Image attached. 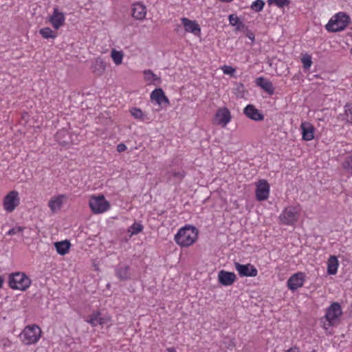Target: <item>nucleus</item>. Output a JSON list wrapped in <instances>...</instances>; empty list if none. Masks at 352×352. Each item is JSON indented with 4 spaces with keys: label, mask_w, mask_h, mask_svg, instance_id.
I'll use <instances>...</instances> for the list:
<instances>
[{
    "label": "nucleus",
    "mask_w": 352,
    "mask_h": 352,
    "mask_svg": "<svg viewBox=\"0 0 352 352\" xmlns=\"http://www.w3.org/2000/svg\"><path fill=\"white\" fill-rule=\"evenodd\" d=\"M111 56L116 65H118L122 63L123 58V54L122 52L113 50L111 51Z\"/></svg>",
    "instance_id": "7c9ffc66"
},
{
    "label": "nucleus",
    "mask_w": 352,
    "mask_h": 352,
    "mask_svg": "<svg viewBox=\"0 0 352 352\" xmlns=\"http://www.w3.org/2000/svg\"><path fill=\"white\" fill-rule=\"evenodd\" d=\"M231 118L230 111L226 107L219 109L215 113L216 123L223 127L230 122Z\"/></svg>",
    "instance_id": "f8f14e48"
},
{
    "label": "nucleus",
    "mask_w": 352,
    "mask_h": 352,
    "mask_svg": "<svg viewBox=\"0 0 352 352\" xmlns=\"http://www.w3.org/2000/svg\"><path fill=\"white\" fill-rule=\"evenodd\" d=\"M165 352H177V351L175 348L171 347V348L166 349Z\"/></svg>",
    "instance_id": "09e8293b"
},
{
    "label": "nucleus",
    "mask_w": 352,
    "mask_h": 352,
    "mask_svg": "<svg viewBox=\"0 0 352 352\" xmlns=\"http://www.w3.org/2000/svg\"><path fill=\"white\" fill-rule=\"evenodd\" d=\"M302 129V140L310 141L314 138V126L309 122H302L300 125Z\"/></svg>",
    "instance_id": "a211bd4d"
},
{
    "label": "nucleus",
    "mask_w": 352,
    "mask_h": 352,
    "mask_svg": "<svg viewBox=\"0 0 352 352\" xmlns=\"http://www.w3.org/2000/svg\"><path fill=\"white\" fill-rule=\"evenodd\" d=\"M151 99L155 100L162 107H166L170 104L168 98L165 96L161 88L154 89L151 94Z\"/></svg>",
    "instance_id": "2eb2a0df"
},
{
    "label": "nucleus",
    "mask_w": 352,
    "mask_h": 352,
    "mask_svg": "<svg viewBox=\"0 0 352 352\" xmlns=\"http://www.w3.org/2000/svg\"><path fill=\"white\" fill-rule=\"evenodd\" d=\"M228 19H229L230 24L232 26H234V25H236L237 23L239 22V18L236 15L232 14L229 15Z\"/></svg>",
    "instance_id": "ea45409f"
},
{
    "label": "nucleus",
    "mask_w": 352,
    "mask_h": 352,
    "mask_svg": "<svg viewBox=\"0 0 352 352\" xmlns=\"http://www.w3.org/2000/svg\"><path fill=\"white\" fill-rule=\"evenodd\" d=\"M243 113L254 121H261L264 116L253 104H248L243 109Z\"/></svg>",
    "instance_id": "f3484780"
},
{
    "label": "nucleus",
    "mask_w": 352,
    "mask_h": 352,
    "mask_svg": "<svg viewBox=\"0 0 352 352\" xmlns=\"http://www.w3.org/2000/svg\"><path fill=\"white\" fill-rule=\"evenodd\" d=\"M236 279V276L234 272L221 270L218 273L219 283L223 286L232 285Z\"/></svg>",
    "instance_id": "4468645a"
},
{
    "label": "nucleus",
    "mask_w": 352,
    "mask_h": 352,
    "mask_svg": "<svg viewBox=\"0 0 352 352\" xmlns=\"http://www.w3.org/2000/svg\"><path fill=\"white\" fill-rule=\"evenodd\" d=\"M241 276H256L257 270L254 265H235Z\"/></svg>",
    "instance_id": "412c9836"
},
{
    "label": "nucleus",
    "mask_w": 352,
    "mask_h": 352,
    "mask_svg": "<svg viewBox=\"0 0 352 352\" xmlns=\"http://www.w3.org/2000/svg\"><path fill=\"white\" fill-rule=\"evenodd\" d=\"M31 285V280L23 272L11 273L8 276V285L12 289L25 291Z\"/></svg>",
    "instance_id": "7ed1b4c3"
},
{
    "label": "nucleus",
    "mask_w": 352,
    "mask_h": 352,
    "mask_svg": "<svg viewBox=\"0 0 352 352\" xmlns=\"http://www.w3.org/2000/svg\"><path fill=\"white\" fill-rule=\"evenodd\" d=\"M282 223L285 225H292L298 220V213L296 208H286L280 216Z\"/></svg>",
    "instance_id": "6e6552de"
},
{
    "label": "nucleus",
    "mask_w": 352,
    "mask_h": 352,
    "mask_svg": "<svg viewBox=\"0 0 352 352\" xmlns=\"http://www.w3.org/2000/svg\"><path fill=\"white\" fill-rule=\"evenodd\" d=\"M143 230V226L140 223L135 222L133 225L129 228V232H131V235L138 234Z\"/></svg>",
    "instance_id": "f704fd0d"
},
{
    "label": "nucleus",
    "mask_w": 352,
    "mask_h": 352,
    "mask_svg": "<svg viewBox=\"0 0 352 352\" xmlns=\"http://www.w3.org/2000/svg\"><path fill=\"white\" fill-rule=\"evenodd\" d=\"M116 274L121 280L129 278L131 276L129 267L128 265H119L116 269Z\"/></svg>",
    "instance_id": "a878e982"
},
{
    "label": "nucleus",
    "mask_w": 352,
    "mask_h": 352,
    "mask_svg": "<svg viewBox=\"0 0 352 352\" xmlns=\"http://www.w3.org/2000/svg\"><path fill=\"white\" fill-rule=\"evenodd\" d=\"M111 317L108 315H106L104 316H101V315H100V318H99V324L101 326H103L104 324L109 322L111 321Z\"/></svg>",
    "instance_id": "a19ab883"
},
{
    "label": "nucleus",
    "mask_w": 352,
    "mask_h": 352,
    "mask_svg": "<svg viewBox=\"0 0 352 352\" xmlns=\"http://www.w3.org/2000/svg\"><path fill=\"white\" fill-rule=\"evenodd\" d=\"M185 175L186 172L182 169L179 170H170L165 173L164 178L169 184H178L182 182Z\"/></svg>",
    "instance_id": "9b49d317"
},
{
    "label": "nucleus",
    "mask_w": 352,
    "mask_h": 352,
    "mask_svg": "<svg viewBox=\"0 0 352 352\" xmlns=\"http://www.w3.org/2000/svg\"><path fill=\"white\" fill-rule=\"evenodd\" d=\"M267 3L269 5L275 4L278 8H284L285 6H289V0H267Z\"/></svg>",
    "instance_id": "c9c22d12"
},
{
    "label": "nucleus",
    "mask_w": 352,
    "mask_h": 352,
    "mask_svg": "<svg viewBox=\"0 0 352 352\" xmlns=\"http://www.w3.org/2000/svg\"><path fill=\"white\" fill-rule=\"evenodd\" d=\"M132 16L137 20H142L145 18L146 14V7L140 3H135L132 5Z\"/></svg>",
    "instance_id": "6ab92c4d"
},
{
    "label": "nucleus",
    "mask_w": 352,
    "mask_h": 352,
    "mask_svg": "<svg viewBox=\"0 0 352 352\" xmlns=\"http://www.w3.org/2000/svg\"><path fill=\"white\" fill-rule=\"evenodd\" d=\"M338 265H328L327 273L331 275L336 274L338 271Z\"/></svg>",
    "instance_id": "79ce46f5"
},
{
    "label": "nucleus",
    "mask_w": 352,
    "mask_h": 352,
    "mask_svg": "<svg viewBox=\"0 0 352 352\" xmlns=\"http://www.w3.org/2000/svg\"><path fill=\"white\" fill-rule=\"evenodd\" d=\"M342 166L347 173L352 175V154L345 157Z\"/></svg>",
    "instance_id": "72a5a7b5"
},
{
    "label": "nucleus",
    "mask_w": 352,
    "mask_h": 352,
    "mask_svg": "<svg viewBox=\"0 0 352 352\" xmlns=\"http://www.w3.org/2000/svg\"><path fill=\"white\" fill-rule=\"evenodd\" d=\"M245 35L248 38H250L252 41V43L254 41L255 36L254 34L251 30H248Z\"/></svg>",
    "instance_id": "a18cd8bd"
},
{
    "label": "nucleus",
    "mask_w": 352,
    "mask_h": 352,
    "mask_svg": "<svg viewBox=\"0 0 352 352\" xmlns=\"http://www.w3.org/2000/svg\"><path fill=\"white\" fill-rule=\"evenodd\" d=\"M265 6V2L263 0H256L252 2L250 8L256 12H259L263 10Z\"/></svg>",
    "instance_id": "473e14b6"
},
{
    "label": "nucleus",
    "mask_w": 352,
    "mask_h": 352,
    "mask_svg": "<svg viewBox=\"0 0 352 352\" xmlns=\"http://www.w3.org/2000/svg\"><path fill=\"white\" fill-rule=\"evenodd\" d=\"M4 277L3 276H0V288L2 287L3 283H4Z\"/></svg>",
    "instance_id": "8fccbe9b"
},
{
    "label": "nucleus",
    "mask_w": 352,
    "mask_h": 352,
    "mask_svg": "<svg viewBox=\"0 0 352 352\" xmlns=\"http://www.w3.org/2000/svg\"><path fill=\"white\" fill-rule=\"evenodd\" d=\"M222 70L225 74L233 76L235 72V69L231 66L224 65L222 67Z\"/></svg>",
    "instance_id": "58836bf2"
},
{
    "label": "nucleus",
    "mask_w": 352,
    "mask_h": 352,
    "mask_svg": "<svg viewBox=\"0 0 352 352\" xmlns=\"http://www.w3.org/2000/svg\"><path fill=\"white\" fill-rule=\"evenodd\" d=\"M91 211L95 214L102 213L110 208L109 201L105 199L104 195L92 196L89 202Z\"/></svg>",
    "instance_id": "39448f33"
},
{
    "label": "nucleus",
    "mask_w": 352,
    "mask_h": 352,
    "mask_svg": "<svg viewBox=\"0 0 352 352\" xmlns=\"http://www.w3.org/2000/svg\"><path fill=\"white\" fill-rule=\"evenodd\" d=\"M235 26L236 27V29L238 30H243L244 28H247L245 25L242 21H241L240 19L239 20V22Z\"/></svg>",
    "instance_id": "49530a36"
},
{
    "label": "nucleus",
    "mask_w": 352,
    "mask_h": 352,
    "mask_svg": "<svg viewBox=\"0 0 352 352\" xmlns=\"http://www.w3.org/2000/svg\"><path fill=\"white\" fill-rule=\"evenodd\" d=\"M24 229H25L24 227L16 226V227L12 228L10 230H8V232H7L6 234L8 236H12L14 234H17L22 232L24 230Z\"/></svg>",
    "instance_id": "4c0bfd02"
},
{
    "label": "nucleus",
    "mask_w": 352,
    "mask_h": 352,
    "mask_svg": "<svg viewBox=\"0 0 352 352\" xmlns=\"http://www.w3.org/2000/svg\"><path fill=\"white\" fill-rule=\"evenodd\" d=\"M106 63L100 58H97L92 65V72L97 76H101L106 69Z\"/></svg>",
    "instance_id": "5701e85b"
},
{
    "label": "nucleus",
    "mask_w": 352,
    "mask_h": 352,
    "mask_svg": "<svg viewBox=\"0 0 352 352\" xmlns=\"http://www.w3.org/2000/svg\"><path fill=\"white\" fill-rule=\"evenodd\" d=\"M344 107V113L340 114L339 117L342 120H344L346 123L352 125V104L346 103Z\"/></svg>",
    "instance_id": "bb28decb"
},
{
    "label": "nucleus",
    "mask_w": 352,
    "mask_h": 352,
    "mask_svg": "<svg viewBox=\"0 0 352 352\" xmlns=\"http://www.w3.org/2000/svg\"><path fill=\"white\" fill-rule=\"evenodd\" d=\"M301 60H302V63L303 65L304 69H308L310 68V67L312 64L311 57L310 55H309V54L304 55L302 56Z\"/></svg>",
    "instance_id": "e433bc0d"
},
{
    "label": "nucleus",
    "mask_w": 352,
    "mask_h": 352,
    "mask_svg": "<svg viewBox=\"0 0 352 352\" xmlns=\"http://www.w3.org/2000/svg\"><path fill=\"white\" fill-rule=\"evenodd\" d=\"M55 137L57 142L61 145H68L72 142L70 135L66 130L58 131Z\"/></svg>",
    "instance_id": "4be33fe9"
},
{
    "label": "nucleus",
    "mask_w": 352,
    "mask_h": 352,
    "mask_svg": "<svg viewBox=\"0 0 352 352\" xmlns=\"http://www.w3.org/2000/svg\"><path fill=\"white\" fill-rule=\"evenodd\" d=\"M198 232V230L195 227L186 225L178 230L174 239L179 246L188 247L195 242Z\"/></svg>",
    "instance_id": "f257e3e1"
},
{
    "label": "nucleus",
    "mask_w": 352,
    "mask_h": 352,
    "mask_svg": "<svg viewBox=\"0 0 352 352\" xmlns=\"http://www.w3.org/2000/svg\"><path fill=\"white\" fill-rule=\"evenodd\" d=\"M101 313L100 311H94L89 316L86 322L90 324L93 327L99 324V318Z\"/></svg>",
    "instance_id": "cd10ccee"
},
{
    "label": "nucleus",
    "mask_w": 352,
    "mask_h": 352,
    "mask_svg": "<svg viewBox=\"0 0 352 352\" xmlns=\"http://www.w3.org/2000/svg\"><path fill=\"white\" fill-rule=\"evenodd\" d=\"M338 258L336 256H330L329 259H328V263L327 264H338Z\"/></svg>",
    "instance_id": "37998d69"
},
{
    "label": "nucleus",
    "mask_w": 352,
    "mask_h": 352,
    "mask_svg": "<svg viewBox=\"0 0 352 352\" xmlns=\"http://www.w3.org/2000/svg\"><path fill=\"white\" fill-rule=\"evenodd\" d=\"M55 248L57 252L60 255L67 254L71 247V243L68 240H64L54 243Z\"/></svg>",
    "instance_id": "393cba45"
},
{
    "label": "nucleus",
    "mask_w": 352,
    "mask_h": 352,
    "mask_svg": "<svg viewBox=\"0 0 352 352\" xmlns=\"http://www.w3.org/2000/svg\"><path fill=\"white\" fill-rule=\"evenodd\" d=\"M305 276V274L301 272L291 276L287 282L288 288L292 291H295L301 287L304 284Z\"/></svg>",
    "instance_id": "9d476101"
},
{
    "label": "nucleus",
    "mask_w": 352,
    "mask_h": 352,
    "mask_svg": "<svg viewBox=\"0 0 352 352\" xmlns=\"http://www.w3.org/2000/svg\"><path fill=\"white\" fill-rule=\"evenodd\" d=\"M41 336V329L36 324L25 327L19 335L21 342L25 345H30L36 343Z\"/></svg>",
    "instance_id": "20e7f679"
},
{
    "label": "nucleus",
    "mask_w": 352,
    "mask_h": 352,
    "mask_svg": "<svg viewBox=\"0 0 352 352\" xmlns=\"http://www.w3.org/2000/svg\"><path fill=\"white\" fill-rule=\"evenodd\" d=\"M20 199L16 190L10 191L3 199V208L6 211L12 212L19 206Z\"/></svg>",
    "instance_id": "0eeeda50"
},
{
    "label": "nucleus",
    "mask_w": 352,
    "mask_h": 352,
    "mask_svg": "<svg viewBox=\"0 0 352 352\" xmlns=\"http://www.w3.org/2000/svg\"><path fill=\"white\" fill-rule=\"evenodd\" d=\"M256 84L261 87L269 95L274 94V87L273 84L270 80H267L263 76L258 77L256 79Z\"/></svg>",
    "instance_id": "aec40b11"
},
{
    "label": "nucleus",
    "mask_w": 352,
    "mask_h": 352,
    "mask_svg": "<svg viewBox=\"0 0 352 352\" xmlns=\"http://www.w3.org/2000/svg\"><path fill=\"white\" fill-rule=\"evenodd\" d=\"M65 14L62 12H59L57 8H54L52 14L50 16V22L56 29H59L65 23Z\"/></svg>",
    "instance_id": "dca6fc26"
},
{
    "label": "nucleus",
    "mask_w": 352,
    "mask_h": 352,
    "mask_svg": "<svg viewBox=\"0 0 352 352\" xmlns=\"http://www.w3.org/2000/svg\"><path fill=\"white\" fill-rule=\"evenodd\" d=\"M40 34L43 38L48 39V38H55L56 37V33L54 32L50 28H44L39 30Z\"/></svg>",
    "instance_id": "c85d7f7f"
},
{
    "label": "nucleus",
    "mask_w": 352,
    "mask_h": 352,
    "mask_svg": "<svg viewBox=\"0 0 352 352\" xmlns=\"http://www.w3.org/2000/svg\"><path fill=\"white\" fill-rule=\"evenodd\" d=\"M126 150V146L123 144V143H120L119 144L118 146H117V151L119 152V153H122V152H124V151Z\"/></svg>",
    "instance_id": "c03bdc74"
},
{
    "label": "nucleus",
    "mask_w": 352,
    "mask_h": 352,
    "mask_svg": "<svg viewBox=\"0 0 352 352\" xmlns=\"http://www.w3.org/2000/svg\"><path fill=\"white\" fill-rule=\"evenodd\" d=\"M342 314L340 305L337 302H333L329 307L327 308L324 318L328 322V326H333L338 318Z\"/></svg>",
    "instance_id": "423d86ee"
},
{
    "label": "nucleus",
    "mask_w": 352,
    "mask_h": 352,
    "mask_svg": "<svg viewBox=\"0 0 352 352\" xmlns=\"http://www.w3.org/2000/svg\"><path fill=\"white\" fill-rule=\"evenodd\" d=\"M64 195H60L56 197H52L48 202V206L54 212L59 210L63 204V199L65 198Z\"/></svg>",
    "instance_id": "b1692460"
},
{
    "label": "nucleus",
    "mask_w": 352,
    "mask_h": 352,
    "mask_svg": "<svg viewBox=\"0 0 352 352\" xmlns=\"http://www.w3.org/2000/svg\"><path fill=\"white\" fill-rule=\"evenodd\" d=\"M144 74L146 81H150L153 83H155L156 82H160V78L155 75L151 70H145Z\"/></svg>",
    "instance_id": "c756f323"
},
{
    "label": "nucleus",
    "mask_w": 352,
    "mask_h": 352,
    "mask_svg": "<svg viewBox=\"0 0 352 352\" xmlns=\"http://www.w3.org/2000/svg\"><path fill=\"white\" fill-rule=\"evenodd\" d=\"M287 352H300L298 348L292 347L290 348Z\"/></svg>",
    "instance_id": "de8ad7c7"
},
{
    "label": "nucleus",
    "mask_w": 352,
    "mask_h": 352,
    "mask_svg": "<svg viewBox=\"0 0 352 352\" xmlns=\"http://www.w3.org/2000/svg\"><path fill=\"white\" fill-rule=\"evenodd\" d=\"M350 16L345 12L336 14L325 25L328 32H337L344 30L350 23Z\"/></svg>",
    "instance_id": "f03ea898"
},
{
    "label": "nucleus",
    "mask_w": 352,
    "mask_h": 352,
    "mask_svg": "<svg viewBox=\"0 0 352 352\" xmlns=\"http://www.w3.org/2000/svg\"><path fill=\"white\" fill-rule=\"evenodd\" d=\"M351 54H352V48L351 49Z\"/></svg>",
    "instance_id": "3c124183"
},
{
    "label": "nucleus",
    "mask_w": 352,
    "mask_h": 352,
    "mask_svg": "<svg viewBox=\"0 0 352 352\" xmlns=\"http://www.w3.org/2000/svg\"><path fill=\"white\" fill-rule=\"evenodd\" d=\"M181 21L186 32L192 33L195 36L201 34V28L196 21H191L188 18L183 17L181 19Z\"/></svg>",
    "instance_id": "ddd939ff"
},
{
    "label": "nucleus",
    "mask_w": 352,
    "mask_h": 352,
    "mask_svg": "<svg viewBox=\"0 0 352 352\" xmlns=\"http://www.w3.org/2000/svg\"><path fill=\"white\" fill-rule=\"evenodd\" d=\"M256 198L258 201H265L268 199L270 184L265 179L259 180L256 188Z\"/></svg>",
    "instance_id": "1a4fd4ad"
},
{
    "label": "nucleus",
    "mask_w": 352,
    "mask_h": 352,
    "mask_svg": "<svg viewBox=\"0 0 352 352\" xmlns=\"http://www.w3.org/2000/svg\"><path fill=\"white\" fill-rule=\"evenodd\" d=\"M130 111H131L132 116L134 118L140 120L141 121L145 120L146 116L144 114V113L142 112V111L140 109L133 107L131 109Z\"/></svg>",
    "instance_id": "2f4dec72"
}]
</instances>
